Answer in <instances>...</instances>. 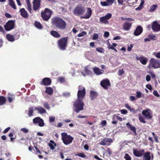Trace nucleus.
Listing matches in <instances>:
<instances>
[{"label": "nucleus", "instance_id": "49530a36", "mask_svg": "<svg viewBox=\"0 0 160 160\" xmlns=\"http://www.w3.org/2000/svg\"><path fill=\"white\" fill-rule=\"evenodd\" d=\"M96 50L98 52L100 53H103L104 52V49L102 48H97Z\"/></svg>", "mask_w": 160, "mask_h": 160}, {"label": "nucleus", "instance_id": "774afa93", "mask_svg": "<svg viewBox=\"0 0 160 160\" xmlns=\"http://www.w3.org/2000/svg\"><path fill=\"white\" fill-rule=\"evenodd\" d=\"M146 80L148 82L150 81L151 80L150 76L149 75H147L146 76Z\"/></svg>", "mask_w": 160, "mask_h": 160}, {"label": "nucleus", "instance_id": "20e7f679", "mask_svg": "<svg viewBox=\"0 0 160 160\" xmlns=\"http://www.w3.org/2000/svg\"><path fill=\"white\" fill-rule=\"evenodd\" d=\"M149 67L154 68H160V61L154 58H152L149 61Z\"/></svg>", "mask_w": 160, "mask_h": 160}, {"label": "nucleus", "instance_id": "aec40b11", "mask_svg": "<svg viewBox=\"0 0 160 160\" xmlns=\"http://www.w3.org/2000/svg\"><path fill=\"white\" fill-rule=\"evenodd\" d=\"M34 110H37L38 113L42 114L45 113L46 112V111L45 109L41 106H38L37 107H35Z\"/></svg>", "mask_w": 160, "mask_h": 160}, {"label": "nucleus", "instance_id": "dca6fc26", "mask_svg": "<svg viewBox=\"0 0 160 160\" xmlns=\"http://www.w3.org/2000/svg\"><path fill=\"white\" fill-rule=\"evenodd\" d=\"M152 28L154 32H158L160 31V24L157 21H155L152 22Z\"/></svg>", "mask_w": 160, "mask_h": 160}, {"label": "nucleus", "instance_id": "5701e85b", "mask_svg": "<svg viewBox=\"0 0 160 160\" xmlns=\"http://www.w3.org/2000/svg\"><path fill=\"white\" fill-rule=\"evenodd\" d=\"M42 83L45 85H48L51 84V81L48 78H44L42 80Z\"/></svg>", "mask_w": 160, "mask_h": 160}, {"label": "nucleus", "instance_id": "2f4dec72", "mask_svg": "<svg viewBox=\"0 0 160 160\" xmlns=\"http://www.w3.org/2000/svg\"><path fill=\"white\" fill-rule=\"evenodd\" d=\"M158 8L157 5H152L150 7L149 11L150 12H152L154 11Z\"/></svg>", "mask_w": 160, "mask_h": 160}, {"label": "nucleus", "instance_id": "9d476101", "mask_svg": "<svg viewBox=\"0 0 160 160\" xmlns=\"http://www.w3.org/2000/svg\"><path fill=\"white\" fill-rule=\"evenodd\" d=\"M142 114L147 119H150L152 118V112L149 108H147L142 111Z\"/></svg>", "mask_w": 160, "mask_h": 160}, {"label": "nucleus", "instance_id": "79ce46f5", "mask_svg": "<svg viewBox=\"0 0 160 160\" xmlns=\"http://www.w3.org/2000/svg\"><path fill=\"white\" fill-rule=\"evenodd\" d=\"M124 159L126 160H131V157L128 153H126L124 156Z\"/></svg>", "mask_w": 160, "mask_h": 160}, {"label": "nucleus", "instance_id": "2eb2a0df", "mask_svg": "<svg viewBox=\"0 0 160 160\" xmlns=\"http://www.w3.org/2000/svg\"><path fill=\"white\" fill-rule=\"evenodd\" d=\"M33 123L36 124H38L40 127H42L44 125L43 120L39 117L35 118L33 120Z\"/></svg>", "mask_w": 160, "mask_h": 160}, {"label": "nucleus", "instance_id": "7c9ffc66", "mask_svg": "<svg viewBox=\"0 0 160 160\" xmlns=\"http://www.w3.org/2000/svg\"><path fill=\"white\" fill-rule=\"evenodd\" d=\"M50 33L52 35L56 38H58L60 36L59 34L55 31H52Z\"/></svg>", "mask_w": 160, "mask_h": 160}, {"label": "nucleus", "instance_id": "6ab92c4d", "mask_svg": "<svg viewBox=\"0 0 160 160\" xmlns=\"http://www.w3.org/2000/svg\"><path fill=\"white\" fill-rule=\"evenodd\" d=\"M142 28L140 26H138L134 31V34L135 36H137L140 35L142 32Z\"/></svg>", "mask_w": 160, "mask_h": 160}, {"label": "nucleus", "instance_id": "cd10ccee", "mask_svg": "<svg viewBox=\"0 0 160 160\" xmlns=\"http://www.w3.org/2000/svg\"><path fill=\"white\" fill-rule=\"evenodd\" d=\"M148 62V59L145 57H141L140 60V62L143 65H146Z\"/></svg>", "mask_w": 160, "mask_h": 160}, {"label": "nucleus", "instance_id": "3c124183", "mask_svg": "<svg viewBox=\"0 0 160 160\" xmlns=\"http://www.w3.org/2000/svg\"><path fill=\"white\" fill-rule=\"evenodd\" d=\"M153 55L155 56L156 58H160V52L157 53L156 52L153 53Z\"/></svg>", "mask_w": 160, "mask_h": 160}, {"label": "nucleus", "instance_id": "e2e57ef3", "mask_svg": "<svg viewBox=\"0 0 160 160\" xmlns=\"http://www.w3.org/2000/svg\"><path fill=\"white\" fill-rule=\"evenodd\" d=\"M98 38V35L97 34H94L93 36V39L94 40L97 39Z\"/></svg>", "mask_w": 160, "mask_h": 160}, {"label": "nucleus", "instance_id": "f03ea898", "mask_svg": "<svg viewBox=\"0 0 160 160\" xmlns=\"http://www.w3.org/2000/svg\"><path fill=\"white\" fill-rule=\"evenodd\" d=\"M52 22L59 29H64L66 27L65 22L59 18H55L52 20Z\"/></svg>", "mask_w": 160, "mask_h": 160}, {"label": "nucleus", "instance_id": "7ed1b4c3", "mask_svg": "<svg viewBox=\"0 0 160 160\" xmlns=\"http://www.w3.org/2000/svg\"><path fill=\"white\" fill-rule=\"evenodd\" d=\"M61 138L63 143L66 145L71 143L73 140V138L71 136L67 135L65 132L61 133Z\"/></svg>", "mask_w": 160, "mask_h": 160}, {"label": "nucleus", "instance_id": "0e129e2a", "mask_svg": "<svg viewBox=\"0 0 160 160\" xmlns=\"http://www.w3.org/2000/svg\"><path fill=\"white\" fill-rule=\"evenodd\" d=\"M129 99L131 101H133L135 100L136 98L134 96H131L129 97Z\"/></svg>", "mask_w": 160, "mask_h": 160}, {"label": "nucleus", "instance_id": "8fccbe9b", "mask_svg": "<svg viewBox=\"0 0 160 160\" xmlns=\"http://www.w3.org/2000/svg\"><path fill=\"white\" fill-rule=\"evenodd\" d=\"M49 121L50 122H54L55 121V117L52 116H49Z\"/></svg>", "mask_w": 160, "mask_h": 160}, {"label": "nucleus", "instance_id": "f257e3e1", "mask_svg": "<svg viewBox=\"0 0 160 160\" xmlns=\"http://www.w3.org/2000/svg\"><path fill=\"white\" fill-rule=\"evenodd\" d=\"M86 94L85 88L82 85L78 87V99L73 105L74 110L77 113L83 109L84 104L82 101Z\"/></svg>", "mask_w": 160, "mask_h": 160}, {"label": "nucleus", "instance_id": "a878e982", "mask_svg": "<svg viewBox=\"0 0 160 160\" xmlns=\"http://www.w3.org/2000/svg\"><path fill=\"white\" fill-rule=\"evenodd\" d=\"M98 94L96 92L91 91L90 92V97L92 99L96 98Z\"/></svg>", "mask_w": 160, "mask_h": 160}, {"label": "nucleus", "instance_id": "f704fd0d", "mask_svg": "<svg viewBox=\"0 0 160 160\" xmlns=\"http://www.w3.org/2000/svg\"><path fill=\"white\" fill-rule=\"evenodd\" d=\"M9 2L10 5L13 8L15 9H16V7L15 3L13 0H8Z\"/></svg>", "mask_w": 160, "mask_h": 160}, {"label": "nucleus", "instance_id": "e433bc0d", "mask_svg": "<svg viewBox=\"0 0 160 160\" xmlns=\"http://www.w3.org/2000/svg\"><path fill=\"white\" fill-rule=\"evenodd\" d=\"M34 25L37 28L39 29H41L42 28V26L41 23L39 22L36 21L35 22Z\"/></svg>", "mask_w": 160, "mask_h": 160}, {"label": "nucleus", "instance_id": "de8ad7c7", "mask_svg": "<svg viewBox=\"0 0 160 160\" xmlns=\"http://www.w3.org/2000/svg\"><path fill=\"white\" fill-rule=\"evenodd\" d=\"M86 32L85 31H83L78 35V37H82L86 35Z\"/></svg>", "mask_w": 160, "mask_h": 160}, {"label": "nucleus", "instance_id": "ea45409f", "mask_svg": "<svg viewBox=\"0 0 160 160\" xmlns=\"http://www.w3.org/2000/svg\"><path fill=\"white\" fill-rule=\"evenodd\" d=\"M14 96L13 95H12L10 96H8V101L10 102H12V100L14 99Z\"/></svg>", "mask_w": 160, "mask_h": 160}, {"label": "nucleus", "instance_id": "6e6d98bb", "mask_svg": "<svg viewBox=\"0 0 160 160\" xmlns=\"http://www.w3.org/2000/svg\"><path fill=\"white\" fill-rule=\"evenodd\" d=\"M153 94H154V95L157 97H159L160 96V95L158 93V92L156 90H154L153 91Z\"/></svg>", "mask_w": 160, "mask_h": 160}, {"label": "nucleus", "instance_id": "37998d69", "mask_svg": "<svg viewBox=\"0 0 160 160\" xmlns=\"http://www.w3.org/2000/svg\"><path fill=\"white\" fill-rule=\"evenodd\" d=\"M100 4L102 6H109V5L108 3V2H100Z\"/></svg>", "mask_w": 160, "mask_h": 160}, {"label": "nucleus", "instance_id": "412c9836", "mask_svg": "<svg viewBox=\"0 0 160 160\" xmlns=\"http://www.w3.org/2000/svg\"><path fill=\"white\" fill-rule=\"evenodd\" d=\"M20 14L23 18H26L28 17V14L24 8H22L20 10Z\"/></svg>", "mask_w": 160, "mask_h": 160}, {"label": "nucleus", "instance_id": "4468645a", "mask_svg": "<svg viewBox=\"0 0 160 160\" xmlns=\"http://www.w3.org/2000/svg\"><path fill=\"white\" fill-rule=\"evenodd\" d=\"M133 154L136 157H141L145 154L143 149L138 150L137 149H133Z\"/></svg>", "mask_w": 160, "mask_h": 160}, {"label": "nucleus", "instance_id": "603ef678", "mask_svg": "<svg viewBox=\"0 0 160 160\" xmlns=\"http://www.w3.org/2000/svg\"><path fill=\"white\" fill-rule=\"evenodd\" d=\"M115 0H106L109 6L112 5L114 3Z\"/></svg>", "mask_w": 160, "mask_h": 160}, {"label": "nucleus", "instance_id": "4d7b16f0", "mask_svg": "<svg viewBox=\"0 0 160 160\" xmlns=\"http://www.w3.org/2000/svg\"><path fill=\"white\" fill-rule=\"evenodd\" d=\"M13 136V134L12 133H11L9 134V137H10V140H11V141H12L14 139V138H12V137Z\"/></svg>", "mask_w": 160, "mask_h": 160}, {"label": "nucleus", "instance_id": "58836bf2", "mask_svg": "<svg viewBox=\"0 0 160 160\" xmlns=\"http://www.w3.org/2000/svg\"><path fill=\"white\" fill-rule=\"evenodd\" d=\"M148 37L150 38V40H156V36L153 34H150L148 35Z\"/></svg>", "mask_w": 160, "mask_h": 160}, {"label": "nucleus", "instance_id": "9b49d317", "mask_svg": "<svg viewBox=\"0 0 160 160\" xmlns=\"http://www.w3.org/2000/svg\"><path fill=\"white\" fill-rule=\"evenodd\" d=\"M112 16V14L108 13L105 16L100 17L99 18V21L105 24H108L109 22L108 20L111 18Z\"/></svg>", "mask_w": 160, "mask_h": 160}, {"label": "nucleus", "instance_id": "b1692460", "mask_svg": "<svg viewBox=\"0 0 160 160\" xmlns=\"http://www.w3.org/2000/svg\"><path fill=\"white\" fill-rule=\"evenodd\" d=\"M94 73L97 75H99L102 73V71L99 68L97 67H95L93 69Z\"/></svg>", "mask_w": 160, "mask_h": 160}, {"label": "nucleus", "instance_id": "c03bdc74", "mask_svg": "<svg viewBox=\"0 0 160 160\" xmlns=\"http://www.w3.org/2000/svg\"><path fill=\"white\" fill-rule=\"evenodd\" d=\"M125 106L126 108L129 109L130 111H134V109L133 108H130V106L128 104H125Z\"/></svg>", "mask_w": 160, "mask_h": 160}, {"label": "nucleus", "instance_id": "680f3d73", "mask_svg": "<svg viewBox=\"0 0 160 160\" xmlns=\"http://www.w3.org/2000/svg\"><path fill=\"white\" fill-rule=\"evenodd\" d=\"M107 124V122L105 120H103L101 122V125L102 126H105Z\"/></svg>", "mask_w": 160, "mask_h": 160}, {"label": "nucleus", "instance_id": "c85d7f7f", "mask_svg": "<svg viewBox=\"0 0 160 160\" xmlns=\"http://www.w3.org/2000/svg\"><path fill=\"white\" fill-rule=\"evenodd\" d=\"M6 38L9 41L13 42L15 40V39L13 36L9 34H8L6 35Z\"/></svg>", "mask_w": 160, "mask_h": 160}, {"label": "nucleus", "instance_id": "473e14b6", "mask_svg": "<svg viewBox=\"0 0 160 160\" xmlns=\"http://www.w3.org/2000/svg\"><path fill=\"white\" fill-rule=\"evenodd\" d=\"M46 92L49 94L51 95L52 93L53 90L51 87H47Z\"/></svg>", "mask_w": 160, "mask_h": 160}, {"label": "nucleus", "instance_id": "a19ab883", "mask_svg": "<svg viewBox=\"0 0 160 160\" xmlns=\"http://www.w3.org/2000/svg\"><path fill=\"white\" fill-rule=\"evenodd\" d=\"M76 156L82 158H85L86 157V156L83 152L76 154Z\"/></svg>", "mask_w": 160, "mask_h": 160}, {"label": "nucleus", "instance_id": "a18cd8bd", "mask_svg": "<svg viewBox=\"0 0 160 160\" xmlns=\"http://www.w3.org/2000/svg\"><path fill=\"white\" fill-rule=\"evenodd\" d=\"M58 80L61 83H63L65 82V78L62 77H59L58 78Z\"/></svg>", "mask_w": 160, "mask_h": 160}, {"label": "nucleus", "instance_id": "f3484780", "mask_svg": "<svg viewBox=\"0 0 160 160\" xmlns=\"http://www.w3.org/2000/svg\"><path fill=\"white\" fill-rule=\"evenodd\" d=\"M40 0H34L33 2V9L35 11L38 10L40 5Z\"/></svg>", "mask_w": 160, "mask_h": 160}, {"label": "nucleus", "instance_id": "423d86ee", "mask_svg": "<svg viewBox=\"0 0 160 160\" xmlns=\"http://www.w3.org/2000/svg\"><path fill=\"white\" fill-rule=\"evenodd\" d=\"M52 12L49 9L46 8L43 12L41 13L42 18L45 21L48 20L50 18Z\"/></svg>", "mask_w": 160, "mask_h": 160}, {"label": "nucleus", "instance_id": "5fc2aeb1", "mask_svg": "<svg viewBox=\"0 0 160 160\" xmlns=\"http://www.w3.org/2000/svg\"><path fill=\"white\" fill-rule=\"evenodd\" d=\"M43 106L44 107L47 109H50V107L49 105V104L48 103H44Z\"/></svg>", "mask_w": 160, "mask_h": 160}, {"label": "nucleus", "instance_id": "338daca9", "mask_svg": "<svg viewBox=\"0 0 160 160\" xmlns=\"http://www.w3.org/2000/svg\"><path fill=\"white\" fill-rule=\"evenodd\" d=\"M146 87L149 90H152V88L151 85L149 84L146 85Z\"/></svg>", "mask_w": 160, "mask_h": 160}, {"label": "nucleus", "instance_id": "052dcab7", "mask_svg": "<svg viewBox=\"0 0 160 160\" xmlns=\"http://www.w3.org/2000/svg\"><path fill=\"white\" fill-rule=\"evenodd\" d=\"M120 111L122 114H125L128 113L127 111L125 109H122L120 110Z\"/></svg>", "mask_w": 160, "mask_h": 160}, {"label": "nucleus", "instance_id": "72a5a7b5", "mask_svg": "<svg viewBox=\"0 0 160 160\" xmlns=\"http://www.w3.org/2000/svg\"><path fill=\"white\" fill-rule=\"evenodd\" d=\"M34 108L35 107L33 108H29L28 115L29 117H31L32 116L33 112V110H34Z\"/></svg>", "mask_w": 160, "mask_h": 160}, {"label": "nucleus", "instance_id": "13d9d810", "mask_svg": "<svg viewBox=\"0 0 160 160\" xmlns=\"http://www.w3.org/2000/svg\"><path fill=\"white\" fill-rule=\"evenodd\" d=\"M85 71L86 74H90L91 73V72L89 70L87 67H85Z\"/></svg>", "mask_w": 160, "mask_h": 160}, {"label": "nucleus", "instance_id": "39448f33", "mask_svg": "<svg viewBox=\"0 0 160 160\" xmlns=\"http://www.w3.org/2000/svg\"><path fill=\"white\" fill-rule=\"evenodd\" d=\"M84 8L80 6H77L73 10L74 14L76 16L82 15L85 12Z\"/></svg>", "mask_w": 160, "mask_h": 160}, {"label": "nucleus", "instance_id": "4c0bfd02", "mask_svg": "<svg viewBox=\"0 0 160 160\" xmlns=\"http://www.w3.org/2000/svg\"><path fill=\"white\" fill-rule=\"evenodd\" d=\"M126 125L128 128L130 129L131 130H135V128L133 127L129 122L126 123Z\"/></svg>", "mask_w": 160, "mask_h": 160}, {"label": "nucleus", "instance_id": "393cba45", "mask_svg": "<svg viewBox=\"0 0 160 160\" xmlns=\"http://www.w3.org/2000/svg\"><path fill=\"white\" fill-rule=\"evenodd\" d=\"M50 142V143L48 144V145L50 148L51 149L53 150L54 149V147H56V144L52 140H51Z\"/></svg>", "mask_w": 160, "mask_h": 160}, {"label": "nucleus", "instance_id": "6e6552de", "mask_svg": "<svg viewBox=\"0 0 160 160\" xmlns=\"http://www.w3.org/2000/svg\"><path fill=\"white\" fill-rule=\"evenodd\" d=\"M68 40L67 38H62L58 41V45L60 49L65 50L67 45Z\"/></svg>", "mask_w": 160, "mask_h": 160}, {"label": "nucleus", "instance_id": "69168bd1", "mask_svg": "<svg viewBox=\"0 0 160 160\" xmlns=\"http://www.w3.org/2000/svg\"><path fill=\"white\" fill-rule=\"evenodd\" d=\"M133 47V45L132 44H131L130 45V46L128 47L127 48V50L128 51H131L132 48Z\"/></svg>", "mask_w": 160, "mask_h": 160}, {"label": "nucleus", "instance_id": "bf43d9fd", "mask_svg": "<svg viewBox=\"0 0 160 160\" xmlns=\"http://www.w3.org/2000/svg\"><path fill=\"white\" fill-rule=\"evenodd\" d=\"M124 72L123 70V69L119 70L118 71V75L119 76H121L123 73H124Z\"/></svg>", "mask_w": 160, "mask_h": 160}, {"label": "nucleus", "instance_id": "f8f14e48", "mask_svg": "<svg viewBox=\"0 0 160 160\" xmlns=\"http://www.w3.org/2000/svg\"><path fill=\"white\" fill-rule=\"evenodd\" d=\"M112 142H113V140L111 138H105L101 140L99 144L102 146H109Z\"/></svg>", "mask_w": 160, "mask_h": 160}, {"label": "nucleus", "instance_id": "c9c22d12", "mask_svg": "<svg viewBox=\"0 0 160 160\" xmlns=\"http://www.w3.org/2000/svg\"><path fill=\"white\" fill-rule=\"evenodd\" d=\"M5 102L6 99L4 97H0V105H3Z\"/></svg>", "mask_w": 160, "mask_h": 160}, {"label": "nucleus", "instance_id": "bb28decb", "mask_svg": "<svg viewBox=\"0 0 160 160\" xmlns=\"http://www.w3.org/2000/svg\"><path fill=\"white\" fill-rule=\"evenodd\" d=\"M136 97L138 98H142L144 97V94L140 91H137L136 92Z\"/></svg>", "mask_w": 160, "mask_h": 160}, {"label": "nucleus", "instance_id": "c756f323", "mask_svg": "<svg viewBox=\"0 0 160 160\" xmlns=\"http://www.w3.org/2000/svg\"><path fill=\"white\" fill-rule=\"evenodd\" d=\"M144 3V0H141V2L138 6L135 9L137 10H140L143 8V5Z\"/></svg>", "mask_w": 160, "mask_h": 160}, {"label": "nucleus", "instance_id": "09e8293b", "mask_svg": "<svg viewBox=\"0 0 160 160\" xmlns=\"http://www.w3.org/2000/svg\"><path fill=\"white\" fill-rule=\"evenodd\" d=\"M27 9L30 13H31V8L30 3L27 4Z\"/></svg>", "mask_w": 160, "mask_h": 160}, {"label": "nucleus", "instance_id": "0eeeda50", "mask_svg": "<svg viewBox=\"0 0 160 160\" xmlns=\"http://www.w3.org/2000/svg\"><path fill=\"white\" fill-rule=\"evenodd\" d=\"M125 19L128 20V21L125 22L122 25V28L125 31H128L131 28L132 23L130 22L134 21V19L130 18H126Z\"/></svg>", "mask_w": 160, "mask_h": 160}, {"label": "nucleus", "instance_id": "ddd939ff", "mask_svg": "<svg viewBox=\"0 0 160 160\" xmlns=\"http://www.w3.org/2000/svg\"><path fill=\"white\" fill-rule=\"evenodd\" d=\"M100 85L104 89L107 90L108 89V87L110 86L111 84L109 80L106 79L101 81Z\"/></svg>", "mask_w": 160, "mask_h": 160}, {"label": "nucleus", "instance_id": "4be33fe9", "mask_svg": "<svg viewBox=\"0 0 160 160\" xmlns=\"http://www.w3.org/2000/svg\"><path fill=\"white\" fill-rule=\"evenodd\" d=\"M152 154L149 152H147L143 155V159L144 160H150L151 159L150 155Z\"/></svg>", "mask_w": 160, "mask_h": 160}, {"label": "nucleus", "instance_id": "1a4fd4ad", "mask_svg": "<svg viewBox=\"0 0 160 160\" xmlns=\"http://www.w3.org/2000/svg\"><path fill=\"white\" fill-rule=\"evenodd\" d=\"M15 21L9 20L4 26L5 30L7 31H9L12 29L14 27Z\"/></svg>", "mask_w": 160, "mask_h": 160}, {"label": "nucleus", "instance_id": "a211bd4d", "mask_svg": "<svg viewBox=\"0 0 160 160\" xmlns=\"http://www.w3.org/2000/svg\"><path fill=\"white\" fill-rule=\"evenodd\" d=\"M92 10L91 8H87V11L85 14L83 16L81 17V18L88 19L91 16Z\"/></svg>", "mask_w": 160, "mask_h": 160}, {"label": "nucleus", "instance_id": "864d4df0", "mask_svg": "<svg viewBox=\"0 0 160 160\" xmlns=\"http://www.w3.org/2000/svg\"><path fill=\"white\" fill-rule=\"evenodd\" d=\"M139 119L141 122L144 123L146 122L144 118L142 116H139Z\"/></svg>", "mask_w": 160, "mask_h": 160}]
</instances>
